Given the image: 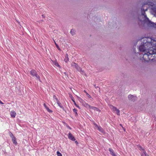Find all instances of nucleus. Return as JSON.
<instances>
[{"label":"nucleus","mask_w":156,"mask_h":156,"mask_svg":"<svg viewBox=\"0 0 156 156\" xmlns=\"http://www.w3.org/2000/svg\"><path fill=\"white\" fill-rule=\"evenodd\" d=\"M155 50L152 51V49H148L147 51L142 53L141 54H139L138 52L136 53L135 52V55L136 57L135 58L136 59L142 60V61L147 62L150 59L152 60L153 58L151 59L152 55L156 54V47ZM152 49H154L152 48Z\"/></svg>","instance_id":"1"},{"label":"nucleus","mask_w":156,"mask_h":156,"mask_svg":"<svg viewBox=\"0 0 156 156\" xmlns=\"http://www.w3.org/2000/svg\"><path fill=\"white\" fill-rule=\"evenodd\" d=\"M150 39H144L142 43L139 47L138 49L140 51L143 53L147 51L149 49V47L147 42L151 41Z\"/></svg>","instance_id":"2"},{"label":"nucleus","mask_w":156,"mask_h":156,"mask_svg":"<svg viewBox=\"0 0 156 156\" xmlns=\"http://www.w3.org/2000/svg\"><path fill=\"white\" fill-rule=\"evenodd\" d=\"M146 39H151V41H150L149 42L148 41L147 42V44H148L149 49H152L151 48H153L154 49H152V51L154 50L155 49V48L154 49V48H155L156 47V40L152 39L151 38H145Z\"/></svg>","instance_id":"3"},{"label":"nucleus","mask_w":156,"mask_h":156,"mask_svg":"<svg viewBox=\"0 0 156 156\" xmlns=\"http://www.w3.org/2000/svg\"><path fill=\"white\" fill-rule=\"evenodd\" d=\"M30 72V74L32 76H35L36 77V79L38 80L40 82H41L40 77L37 75L35 70H32Z\"/></svg>","instance_id":"4"},{"label":"nucleus","mask_w":156,"mask_h":156,"mask_svg":"<svg viewBox=\"0 0 156 156\" xmlns=\"http://www.w3.org/2000/svg\"><path fill=\"white\" fill-rule=\"evenodd\" d=\"M9 136L12 139V140L13 144L15 145H16L17 144V142L16 137L14 136L13 135L11 132H9Z\"/></svg>","instance_id":"5"},{"label":"nucleus","mask_w":156,"mask_h":156,"mask_svg":"<svg viewBox=\"0 0 156 156\" xmlns=\"http://www.w3.org/2000/svg\"><path fill=\"white\" fill-rule=\"evenodd\" d=\"M128 98L129 100L133 101H134L137 99V98L136 96L132 95H129Z\"/></svg>","instance_id":"6"},{"label":"nucleus","mask_w":156,"mask_h":156,"mask_svg":"<svg viewBox=\"0 0 156 156\" xmlns=\"http://www.w3.org/2000/svg\"><path fill=\"white\" fill-rule=\"evenodd\" d=\"M72 66L76 68L77 70H80V67L75 62H73L71 64Z\"/></svg>","instance_id":"7"},{"label":"nucleus","mask_w":156,"mask_h":156,"mask_svg":"<svg viewBox=\"0 0 156 156\" xmlns=\"http://www.w3.org/2000/svg\"><path fill=\"white\" fill-rule=\"evenodd\" d=\"M68 135V138L69 139L73 141H74L75 140V139L74 137L70 133H69Z\"/></svg>","instance_id":"8"},{"label":"nucleus","mask_w":156,"mask_h":156,"mask_svg":"<svg viewBox=\"0 0 156 156\" xmlns=\"http://www.w3.org/2000/svg\"><path fill=\"white\" fill-rule=\"evenodd\" d=\"M11 116L12 118H15L16 115V113L13 111H12L10 113Z\"/></svg>","instance_id":"9"},{"label":"nucleus","mask_w":156,"mask_h":156,"mask_svg":"<svg viewBox=\"0 0 156 156\" xmlns=\"http://www.w3.org/2000/svg\"><path fill=\"white\" fill-rule=\"evenodd\" d=\"M137 146L138 147L139 149L141 151V153H144V152H146L145 150L140 145H138Z\"/></svg>","instance_id":"10"},{"label":"nucleus","mask_w":156,"mask_h":156,"mask_svg":"<svg viewBox=\"0 0 156 156\" xmlns=\"http://www.w3.org/2000/svg\"><path fill=\"white\" fill-rule=\"evenodd\" d=\"M44 107L47 110L48 112L51 113V112H52V111L50 109L45 103H44Z\"/></svg>","instance_id":"11"},{"label":"nucleus","mask_w":156,"mask_h":156,"mask_svg":"<svg viewBox=\"0 0 156 156\" xmlns=\"http://www.w3.org/2000/svg\"><path fill=\"white\" fill-rule=\"evenodd\" d=\"M69 60V58L68 57V54H66L65 56L64 61L66 62H67Z\"/></svg>","instance_id":"12"},{"label":"nucleus","mask_w":156,"mask_h":156,"mask_svg":"<svg viewBox=\"0 0 156 156\" xmlns=\"http://www.w3.org/2000/svg\"><path fill=\"white\" fill-rule=\"evenodd\" d=\"M97 129L99 131L101 132L102 133H104V130L103 129V128L100 126H99V127L97 128Z\"/></svg>","instance_id":"13"},{"label":"nucleus","mask_w":156,"mask_h":156,"mask_svg":"<svg viewBox=\"0 0 156 156\" xmlns=\"http://www.w3.org/2000/svg\"><path fill=\"white\" fill-rule=\"evenodd\" d=\"M110 108L112 109V110L113 112H115L116 109H117V108L113 106H111Z\"/></svg>","instance_id":"14"},{"label":"nucleus","mask_w":156,"mask_h":156,"mask_svg":"<svg viewBox=\"0 0 156 156\" xmlns=\"http://www.w3.org/2000/svg\"><path fill=\"white\" fill-rule=\"evenodd\" d=\"M91 109H93L94 110H96L98 112L100 111V110L99 109L97 108L94 106L92 107Z\"/></svg>","instance_id":"15"},{"label":"nucleus","mask_w":156,"mask_h":156,"mask_svg":"<svg viewBox=\"0 0 156 156\" xmlns=\"http://www.w3.org/2000/svg\"><path fill=\"white\" fill-rule=\"evenodd\" d=\"M109 150L112 155L115 153V152L112 149L110 148L109 149Z\"/></svg>","instance_id":"16"},{"label":"nucleus","mask_w":156,"mask_h":156,"mask_svg":"<svg viewBox=\"0 0 156 156\" xmlns=\"http://www.w3.org/2000/svg\"><path fill=\"white\" fill-rule=\"evenodd\" d=\"M71 100H72V101H73V102H74V105H75V106H76L77 107L79 108H80L79 107V106L78 105H77L75 101L74 100V99L73 98H72L71 99Z\"/></svg>","instance_id":"17"},{"label":"nucleus","mask_w":156,"mask_h":156,"mask_svg":"<svg viewBox=\"0 0 156 156\" xmlns=\"http://www.w3.org/2000/svg\"><path fill=\"white\" fill-rule=\"evenodd\" d=\"M141 156H149L147 154L146 152H144V153H142L141 154Z\"/></svg>","instance_id":"18"},{"label":"nucleus","mask_w":156,"mask_h":156,"mask_svg":"<svg viewBox=\"0 0 156 156\" xmlns=\"http://www.w3.org/2000/svg\"><path fill=\"white\" fill-rule=\"evenodd\" d=\"M78 71H79V72H80V73L81 74H83V75L85 74V73H84V70H83L82 69H81L80 68V70H78Z\"/></svg>","instance_id":"19"},{"label":"nucleus","mask_w":156,"mask_h":156,"mask_svg":"<svg viewBox=\"0 0 156 156\" xmlns=\"http://www.w3.org/2000/svg\"><path fill=\"white\" fill-rule=\"evenodd\" d=\"M73 111L75 113V115L76 116H77L78 115L77 110L76 108H74L73 109Z\"/></svg>","instance_id":"20"},{"label":"nucleus","mask_w":156,"mask_h":156,"mask_svg":"<svg viewBox=\"0 0 156 156\" xmlns=\"http://www.w3.org/2000/svg\"><path fill=\"white\" fill-rule=\"evenodd\" d=\"M56 102H57V104H58V106L59 107H60V108H63V107L62 106L61 103L59 102V101Z\"/></svg>","instance_id":"21"},{"label":"nucleus","mask_w":156,"mask_h":156,"mask_svg":"<svg viewBox=\"0 0 156 156\" xmlns=\"http://www.w3.org/2000/svg\"><path fill=\"white\" fill-rule=\"evenodd\" d=\"M70 33L72 35H73L75 34V30L73 29L71 30L70 31Z\"/></svg>","instance_id":"22"},{"label":"nucleus","mask_w":156,"mask_h":156,"mask_svg":"<svg viewBox=\"0 0 156 156\" xmlns=\"http://www.w3.org/2000/svg\"><path fill=\"white\" fill-rule=\"evenodd\" d=\"M115 112L118 115H120V111L119 109H117L116 111H115Z\"/></svg>","instance_id":"23"},{"label":"nucleus","mask_w":156,"mask_h":156,"mask_svg":"<svg viewBox=\"0 0 156 156\" xmlns=\"http://www.w3.org/2000/svg\"><path fill=\"white\" fill-rule=\"evenodd\" d=\"M53 98L54 100H56V102L58 101V98H57L55 95H54L53 96Z\"/></svg>","instance_id":"24"},{"label":"nucleus","mask_w":156,"mask_h":156,"mask_svg":"<svg viewBox=\"0 0 156 156\" xmlns=\"http://www.w3.org/2000/svg\"><path fill=\"white\" fill-rule=\"evenodd\" d=\"M86 106L87 107L89 108L90 109H91L92 107V106H91L87 104H86Z\"/></svg>","instance_id":"25"},{"label":"nucleus","mask_w":156,"mask_h":156,"mask_svg":"<svg viewBox=\"0 0 156 156\" xmlns=\"http://www.w3.org/2000/svg\"><path fill=\"white\" fill-rule=\"evenodd\" d=\"M57 154L58 156H62V154L59 151L57 152Z\"/></svg>","instance_id":"26"},{"label":"nucleus","mask_w":156,"mask_h":156,"mask_svg":"<svg viewBox=\"0 0 156 156\" xmlns=\"http://www.w3.org/2000/svg\"><path fill=\"white\" fill-rule=\"evenodd\" d=\"M85 93H86V94L87 95V96L89 98H91V96L89 94H88V93H87V92H86L85 91Z\"/></svg>","instance_id":"27"},{"label":"nucleus","mask_w":156,"mask_h":156,"mask_svg":"<svg viewBox=\"0 0 156 156\" xmlns=\"http://www.w3.org/2000/svg\"><path fill=\"white\" fill-rule=\"evenodd\" d=\"M94 125L95 126V127L96 128H98L99 126H98L97 124H96L94 122Z\"/></svg>","instance_id":"28"},{"label":"nucleus","mask_w":156,"mask_h":156,"mask_svg":"<svg viewBox=\"0 0 156 156\" xmlns=\"http://www.w3.org/2000/svg\"><path fill=\"white\" fill-rule=\"evenodd\" d=\"M55 43V44L57 47V48L59 50H60V48H59L58 45L56 44V43Z\"/></svg>","instance_id":"29"},{"label":"nucleus","mask_w":156,"mask_h":156,"mask_svg":"<svg viewBox=\"0 0 156 156\" xmlns=\"http://www.w3.org/2000/svg\"><path fill=\"white\" fill-rule=\"evenodd\" d=\"M55 65L57 66H59V64H58V63H56L55 64Z\"/></svg>","instance_id":"30"},{"label":"nucleus","mask_w":156,"mask_h":156,"mask_svg":"<svg viewBox=\"0 0 156 156\" xmlns=\"http://www.w3.org/2000/svg\"><path fill=\"white\" fill-rule=\"evenodd\" d=\"M112 155V156H117L115 154V153L113 154Z\"/></svg>","instance_id":"31"},{"label":"nucleus","mask_w":156,"mask_h":156,"mask_svg":"<svg viewBox=\"0 0 156 156\" xmlns=\"http://www.w3.org/2000/svg\"><path fill=\"white\" fill-rule=\"evenodd\" d=\"M112 155V156H117L115 154V153L113 154Z\"/></svg>","instance_id":"32"},{"label":"nucleus","mask_w":156,"mask_h":156,"mask_svg":"<svg viewBox=\"0 0 156 156\" xmlns=\"http://www.w3.org/2000/svg\"><path fill=\"white\" fill-rule=\"evenodd\" d=\"M0 103L1 104H3V103L0 100Z\"/></svg>","instance_id":"33"},{"label":"nucleus","mask_w":156,"mask_h":156,"mask_svg":"<svg viewBox=\"0 0 156 156\" xmlns=\"http://www.w3.org/2000/svg\"><path fill=\"white\" fill-rule=\"evenodd\" d=\"M98 87H95V88H97Z\"/></svg>","instance_id":"34"}]
</instances>
